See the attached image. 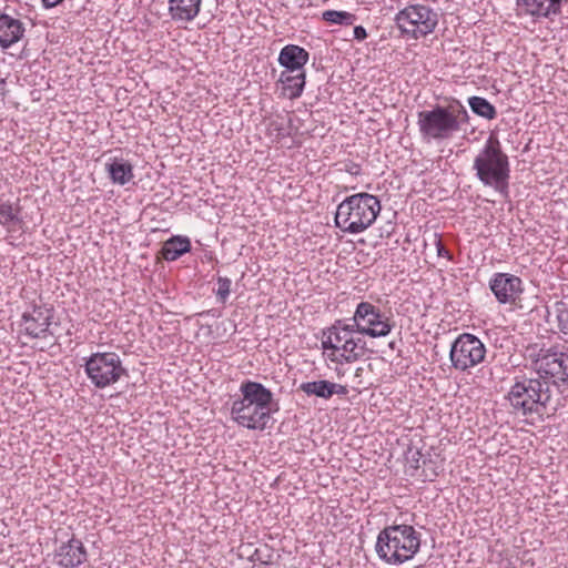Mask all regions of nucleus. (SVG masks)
I'll use <instances>...</instances> for the list:
<instances>
[{"label": "nucleus", "mask_w": 568, "mask_h": 568, "mask_svg": "<svg viewBox=\"0 0 568 568\" xmlns=\"http://www.w3.org/2000/svg\"><path fill=\"white\" fill-rule=\"evenodd\" d=\"M240 392L241 396L232 402V420L251 430H265L271 420L272 392L263 384L250 379L242 382Z\"/></svg>", "instance_id": "f257e3e1"}, {"label": "nucleus", "mask_w": 568, "mask_h": 568, "mask_svg": "<svg viewBox=\"0 0 568 568\" xmlns=\"http://www.w3.org/2000/svg\"><path fill=\"white\" fill-rule=\"evenodd\" d=\"M468 121V111L457 99H453L448 105L435 104L417 113L418 131L427 143L453 139Z\"/></svg>", "instance_id": "f03ea898"}, {"label": "nucleus", "mask_w": 568, "mask_h": 568, "mask_svg": "<svg viewBox=\"0 0 568 568\" xmlns=\"http://www.w3.org/2000/svg\"><path fill=\"white\" fill-rule=\"evenodd\" d=\"M478 181L504 197L509 195L510 164L499 140L489 136L473 162Z\"/></svg>", "instance_id": "7ed1b4c3"}, {"label": "nucleus", "mask_w": 568, "mask_h": 568, "mask_svg": "<svg viewBox=\"0 0 568 568\" xmlns=\"http://www.w3.org/2000/svg\"><path fill=\"white\" fill-rule=\"evenodd\" d=\"M321 344L324 358L341 365L357 362L366 352V342L355 325L343 320L322 331Z\"/></svg>", "instance_id": "20e7f679"}, {"label": "nucleus", "mask_w": 568, "mask_h": 568, "mask_svg": "<svg viewBox=\"0 0 568 568\" xmlns=\"http://www.w3.org/2000/svg\"><path fill=\"white\" fill-rule=\"evenodd\" d=\"M420 534L412 525H392L382 529L377 536L375 550L378 558L387 565H402L420 549Z\"/></svg>", "instance_id": "39448f33"}, {"label": "nucleus", "mask_w": 568, "mask_h": 568, "mask_svg": "<svg viewBox=\"0 0 568 568\" xmlns=\"http://www.w3.org/2000/svg\"><path fill=\"white\" fill-rule=\"evenodd\" d=\"M377 196L362 192L347 196L335 213V225L343 232L358 234L367 230L381 213Z\"/></svg>", "instance_id": "423d86ee"}, {"label": "nucleus", "mask_w": 568, "mask_h": 568, "mask_svg": "<svg viewBox=\"0 0 568 568\" xmlns=\"http://www.w3.org/2000/svg\"><path fill=\"white\" fill-rule=\"evenodd\" d=\"M393 20L403 39L418 41L435 32L439 13L426 3L414 2L398 9Z\"/></svg>", "instance_id": "0eeeda50"}, {"label": "nucleus", "mask_w": 568, "mask_h": 568, "mask_svg": "<svg viewBox=\"0 0 568 568\" xmlns=\"http://www.w3.org/2000/svg\"><path fill=\"white\" fill-rule=\"evenodd\" d=\"M552 388L549 381L524 378L510 387L507 398L516 413L540 414L551 400Z\"/></svg>", "instance_id": "6e6552de"}, {"label": "nucleus", "mask_w": 568, "mask_h": 568, "mask_svg": "<svg viewBox=\"0 0 568 568\" xmlns=\"http://www.w3.org/2000/svg\"><path fill=\"white\" fill-rule=\"evenodd\" d=\"M84 371L97 388L113 385L126 375V369L123 367L120 356L114 352L91 354L85 359Z\"/></svg>", "instance_id": "1a4fd4ad"}, {"label": "nucleus", "mask_w": 568, "mask_h": 568, "mask_svg": "<svg viewBox=\"0 0 568 568\" xmlns=\"http://www.w3.org/2000/svg\"><path fill=\"white\" fill-rule=\"evenodd\" d=\"M487 354L483 341L474 334L462 333L450 345L449 361L452 367L462 373L470 371L481 364Z\"/></svg>", "instance_id": "9d476101"}, {"label": "nucleus", "mask_w": 568, "mask_h": 568, "mask_svg": "<svg viewBox=\"0 0 568 568\" xmlns=\"http://www.w3.org/2000/svg\"><path fill=\"white\" fill-rule=\"evenodd\" d=\"M534 367L541 379H554L550 382L551 388L557 382H568V348L559 345L541 348L534 361Z\"/></svg>", "instance_id": "9b49d317"}, {"label": "nucleus", "mask_w": 568, "mask_h": 568, "mask_svg": "<svg viewBox=\"0 0 568 568\" xmlns=\"http://www.w3.org/2000/svg\"><path fill=\"white\" fill-rule=\"evenodd\" d=\"M355 329L359 335H367L373 338L385 337L394 324L381 310L369 302H361L353 316Z\"/></svg>", "instance_id": "f8f14e48"}, {"label": "nucleus", "mask_w": 568, "mask_h": 568, "mask_svg": "<svg viewBox=\"0 0 568 568\" xmlns=\"http://www.w3.org/2000/svg\"><path fill=\"white\" fill-rule=\"evenodd\" d=\"M54 311L47 305H33L31 311L22 314L21 331L31 338H45Z\"/></svg>", "instance_id": "ddd939ff"}, {"label": "nucleus", "mask_w": 568, "mask_h": 568, "mask_svg": "<svg viewBox=\"0 0 568 568\" xmlns=\"http://www.w3.org/2000/svg\"><path fill=\"white\" fill-rule=\"evenodd\" d=\"M489 287L500 304L515 303L524 290L521 278L509 273H495Z\"/></svg>", "instance_id": "4468645a"}, {"label": "nucleus", "mask_w": 568, "mask_h": 568, "mask_svg": "<svg viewBox=\"0 0 568 568\" xmlns=\"http://www.w3.org/2000/svg\"><path fill=\"white\" fill-rule=\"evenodd\" d=\"M88 559V552L80 539L72 537L54 551V561L61 568H78Z\"/></svg>", "instance_id": "2eb2a0df"}, {"label": "nucleus", "mask_w": 568, "mask_h": 568, "mask_svg": "<svg viewBox=\"0 0 568 568\" xmlns=\"http://www.w3.org/2000/svg\"><path fill=\"white\" fill-rule=\"evenodd\" d=\"M564 0H516L518 10L534 19H549L561 13Z\"/></svg>", "instance_id": "dca6fc26"}, {"label": "nucleus", "mask_w": 568, "mask_h": 568, "mask_svg": "<svg viewBox=\"0 0 568 568\" xmlns=\"http://www.w3.org/2000/svg\"><path fill=\"white\" fill-rule=\"evenodd\" d=\"M26 33L24 23L8 13H0V47L3 50L18 43Z\"/></svg>", "instance_id": "f3484780"}, {"label": "nucleus", "mask_w": 568, "mask_h": 568, "mask_svg": "<svg viewBox=\"0 0 568 568\" xmlns=\"http://www.w3.org/2000/svg\"><path fill=\"white\" fill-rule=\"evenodd\" d=\"M310 60V53L297 44H286L278 54V63L283 71H305L304 67Z\"/></svg>", "instance_id": "a211bd4d"}, {"label": "nucleus", "mask_w": 568, "mask_h": 568, "mask_svg": "<svg viewBox=\"0 0 568 568\" xmlns=\"http://www.w3.org/2000/svg\"><path fill=\"white\" fill-rule=\"evenodd\" d=\"M202 0H169L168 12L172 21L189 23L200 13Z\"/></svg>", "instance_id": "6ab92c4d"}, {"label": "nucleus", "mask_w": 568, "mask_h": 568, "mask_svg": "<svg viewBox=\"0 0 568 568\" xmlns=\"http://www.w3.org/2000/svg\"><path fill=\"white\" fill-rule=\"evenodd\" d=\"M305 83V71H282L277 81V84L281 85V94L291 100L302 95Z\"/></svg>", "instance_id": "aec40b11"}, {"label": "nucleus", "mask_w": 568, "mask_h": 568, "mask_svg": "<svg viewBox=\"0 0 568 568\" xmlns=\"http://www.w3.org/2000/svg\"><path fill=\"white\" fill-rule=\"evenodd\" d=\"M24 225L22 216V207L17 202L3 201L0 203V226L7 230V232H14L21 230Z\"/></svg>", "instance_id": "412c9836"}, {"label": "nucleus", "mask_w": 568, "mask_h": 568, "mask_svg": "<svg viewBox=\"0 0 568 568\" xmlns=\"http://www.w3.org/2000/svg\"><path fill=\"white\" fill-rule=\"evenodd\" d=\"M105 171L111 182L118 185H125L134 178L133 165L123 158L114 156L109 159L105 163Z\"/></svg>", "instance_id": "4be33fe9"}, {"label": "nucleus", "mask_w": 568, "mask_h": 568, "mask_svg": "<svg viewBox=\"0 0 568 568\" xmlns=\"http://www.w3.org/2000/svg\"><path fill=\"white\" fill-rule=\"evenodd\" d=\"M190 251V239L187 236L174 235L163 243L161 254L165 261L173 262Z\"/></svg>", "instance_id": "5701e85b"}, {"label": "nucleus", "mask_w": 568, "mask_h": 568, "mask_svg": "<svg viewBox=\"0 0 568 568\" xmlns=\"http://www.w3.org/2000/svg\"><path fill=\"white\" fill-rule=\"evenodd\" d=\"M322 21L328 26L349 27L357 20L356 16L348 11L325 10L321 14Z\"/></svg>", "instance_id": "b1692460"}, {"label": "nucleus", "mask_w": 568, "mask_h": 568, "mask_svg": "<svg viewBox=\"0 0 568 568\" xmlns=\"http://www.w3.org/2000/svg\"><path fill=\"white\" fill-rule=\"evenodd\" d=\"M332 382L320 379L314 382H304L300 385L298 389L307 396H316L324 399L331 398Z\"/></svg>", "instance_id": "393cba45"}, {"label": "nucleus", "mask_w": 568, "mask_h": 568, "mask_svg": "<svg viewBox=\"0 0 568 568\" xmlns=\"http://www.w3.org/2000/svg\"><path fill=\"white\" fill-rule=\"evenodd\" d=\"M468 104L471 111L486 120H494L497 116V110L487 99L483 97L468 98Z\"/></svg>", "instance_id": "a878e982"}, {"label": "nucleus", "mask_w": 568, "mask_h": 568, "mask_svg": "<svg viewBox=\"0 0 568 568\" xmlns=\"http://www.w3.org/2000/svg\"><path fill=\"white\" fill-rule=\"evenodd\" d=\"M232 282L229 277L219 276L217 277V290L215 292L216 298L220 303L224 304L231 293Z\"/></svg>", "instance_id": "bb28decb"}, {"label": "nucleus", "mask_w": 568, "mask_h": 568, "mask_svg": "<svg viewBox=\"0 0 568 568\" xmlns=\"http://www.w3.org/2000/svg\"><path fill=\"white\" fill-rule=\"evenodd\" d=\"M564 307L558 310L557 321L560 333L568 336V305L562 304Z\"/></svg>", "instance_id": "cd10ccee"}, {"label": "nucleus", "mask_w": 568, "mask_h": 568, "mask_svg": "<svg viewBox=\"0 0 568 568\" xmlns=\"http://www.w3.org/2000/svg\"><path fill=\"white\" fill-rule=\"evenodd\" d=\"M268 134L275 136L276 140H282L286 136L285 128L282 122L271 121L267 128Z\"/></svg>", "instance_id": "c85d7f7f"}, {"label": "nucleus", "mask_w": 568, "mask_h": 568, "mask_svg": "<svg viewBox=\"0 0 568 568\" xmlns=\"http://www.w3.org/2000/svg\"><path fill=\"white\" fill-rule=\"evenodd\" d=\"M434 237H435V246H436V251H437V255L439 257H445L447 258L448 261H453V255L452 253L444 246L443 244V241H442V236L438 234V233H435L434 234Z\"/></svg>", "instance_id": "c756f323"}, {"label": "nucleus", "mask_w": 568, "mask_h": 568, "mask_svg": "<svg viewBox=\"0 0 568 568\" xmlns=\"http://www.w3.org/2000/svg\"><path fill=\"white\" fill-rule=\"evenodd\" d=\"M271 557V554L264 555L262 549L255 548L253 552L248 556V560L252 562L268 565Z\"/></svg>", "instance_id": "7c9ffc66"}, {"label": "nucleus", "mask_w": 568, "mask_h": 568, "mask_svg": "<svg viewBox=\"0 0 568 568\" xmlns=\"http://www.w3.org/2000/svg\"><path fill=\"white\" fill-rule=\"evenodd\" d=\"M332 386L333 387H331V397L335 394L342 395V396H345L348 394V388L345 385H341V384H336V383L332 382Z\"/></svg>", "instance_id": "2f4dec72"}, {"label": "nucleus", "mask_w": 568, "mask_h": 568, "mask_svg": "<svg viewBox=\"0 0 568 568\" xmlns=\"http://www.w3.org/2000/svg\"><path fill=\"white\" fill-rule=\"evenodd\" d=\"M367 38L366 29L363 26H356L354 28V39L357 41H364Z\"/></svg>", "instance_id": "473e14b6"}, {"label": "nucleus", "mask_w": 568, "mask_h": 568, "mask_svg": "<svg viewBox=\"0 0 568 568\" xmlns=\"http://www.w3.org/2000/svg\"><path fill=\"white\" fill-rule=\"evenodd\" d=\"M64 0H42V7L44 9H52L58 4L62 3Z\"/></svg>", "instance_id": "72a5a7b5"}, {"label": "nucleus", "mask_w": 568, "mask_h": 568, "mask_svg": "<svg viewBox=\"0 0 568 568\" xmlns=\"http://www.w3.org/2000/svg\"><path fill=\"white\" fill-rule=\"evenodd\" d=\"M419 459L416 458L414 460V463H409L407 469H406V473L409 474L410 476H414L415 471L419 468V464H418Z\"/></svg>", "instance_id": "f704fd0d"}, {"label": "nucleus", "mask_w": 568, "mask_h": 568, "mask_svg": "<svg viewBox=\"0 0 568 568\" xmlns=\"http://www.w3.org/2000/svg\"><path fill=\"white\" fill-rule=\"evenodd\" d=\"M7 93V81L0 75V100L4 98Z\"/></svg>", "instance_id": "c9c22d12"}, {"label": "nucleus", "mask_w": 568, "mask_h": 568, "mask_svg": "<svg viewBox=\"0 0 568 568\" xmlns=\"http://www.w3.org/2000/svg\"><path fill=\"white\" fill-rule=\"evenodd\" d=\"M346 171L353 175H357L361 172V168L356 163H351L349 168Z\"/></svg>", "instance_id": "e433bc0d"}, {"label": "nucleus", "mask_w": 568, "mask_h": 568, "mask_svg": "<svg viewBox=\"0 0 568 568\" xmlns=\"http://www.w3.org/2000/svg\"><path fill=\"white\" fill-rule=\"evenodd\" d=\"M363 372H364V369H363L362 367H358V368L356 369L355 375H356V376H361Z\"/></svg>", "instance_id": "4c0bfd02"}, {"label": "nucleus", "mask_w": 568, "mask_h": 568, "mask_svg": "<svg viewBox=\"0 0 568 568\" xmlns=\"http://www.w3.org/2000/svg\"><path fill=\"white\" fill-rule=\"evenodd\" d=\"M337 376L341 377L343 375V371L336 368Z\"/></svg>", "instance_id": "58836bf2"}]
</instances>
